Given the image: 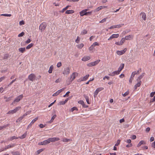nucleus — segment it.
Returning <instances> with one entry per match:
<instances>
[{
  "instance_id": "obj_1",
  "label": "nucleus",
  "mask_w": 155,
  "mask_h": 155,
  "mask_svg": "<svg viewBox=\"0 0 155 155\" xmlns=\"http://www.w3.org/2000/svg\"><path fill=\"white\" fill-rule=\"evenodd\" d=\"M60 140L58 137H51L49 138L47 140H45L43 141L40 142L38 143L39 145H46L51 142H53Z\"/></svg>"
},
{
  "instance_id": "obj_2",
  "label": "nucleus",
  "mask_w": 155,
  "mask_h": 155,
  "mask_svg": "<svg viewBox=\"0 0 155 155\" xmlns=\"http://www.w3.org/2000/svg\"><path fill=\"white\" fill-rule=\"evenodd\" d=\"M21 108V107H16L14 109L9 110L7 113L8 114H13L16 113Z\"/></svg>"
},
{
  "instance_id": "obj_3",
  "label": "nucleus",
  "mask_w": 155,
  "mask_h": 155,
  "mask_svg": "<svg viewBox=\"0 0 155 155\" xmlns=\"http://www.w3.org/2000/svg\"><path fill=\"white\" fill-rule=\"evenodd\" d=\"M88 9H86L80 12V14L81 16H83L84 15H91V12H87L88 11Z\"/></svg>"
},
{
  "instance_id": "obj_4",
  "label": "nucleus",
  "mask_w": 155,
  "mask_h": 155,
  "mask_svg": "<svg viewBox=\"0 0 155 155\" xmlns=\"http://www.w3.org/2000/svg\"><path fill=\"white\" fill-rule=\"evenodd\" d=\"M47 26V25L45 22H43L41 23L39 27V30L41 31H44Z\"/></svg>"
},
{
  "instance_id": "obj_5",
  "label": "nucleus",
  "mask_w": 155,
  "mask_h": 155,
  "mask_svg": "<svg viewBox=\"0 0 155 155\" xmlns=\"http://www.w3.org/2000/svg\"><path fill=\"white\" fill-rule=\"evenodd\" d=\"M35 74L33 73L31 74L28 75V79L32 81H33L35 80Z\"/></svg>"
},
{
  "instance_id": "obj_6",
  "label": "nucleus",
  "mask_w": 155,
  "mask_h": 155,
  "mask_svg": "<svg viewBox=\"0 0 155 155\" xmlns=\"http://www.w3.org/2000/svg\"><path fill=\"white\" fill-rule=\"evenodd\" d=\"M78 73L77 72H74L71 75V78L70 79V82H71L73 81L75 78L78 76Z\"/></svg>"
},
{
  "instance_id": "obj_7",
  "label": "nucleus",
  "mask_w": 155,
  "mask_h": 155,
  "mask_svg": "<svg viewBox=\"0 0 155 155\" xmlns=\"http://www.w3.org/2000/svg\"><path fill=\"white\" fill-rule=\"evenodd\" d=\"M70 73V69L69 67L65 68L63 72V74L64 75H68Z\"/></svg>"
},
{
  "instance_id": "obj_8",
  "label": "nucleus",
  "mask_w": 155,
  "mask_h": 155,
  "mask_svg": "<svg viewBox=\"0 0 155 155\" xmlns=\"http://www.w3.org/2000/svg\"><path fill=\"white\" fill-rule=\"evenodd\" d=\"M23 97L22 94L20 95L17 97L14 101V102H18L21 100Z\"/></svg>"
},
{
  "instance_id": "obj_9",
  "label": "nucleus",
  "mask_w": 155,
  "mask_h": 155,
  "mask_svg": "<svg viewBox=\"0 0 155 155\" xmlns=\"http://www.w3.org/2000/svg\"><path fill=\"white\" fill-rule=\"evenodd\" d=\"M89 76V74H87L86 76H84L83 77L79 79L78 80V81H86L88 78Z\"/></svg>"
},
{
  "instance_id": "obj_10",
  "label": "nucleus",
  "mask_w": 155,
  "mask_h": 155,
  "mask_svg": "<svg viewBox=\"0 0 155 155\" xmlns=\"http://www.w3.org/2000/svg\"><path fill=\"white\" fill-rule=\"evenodd\" d=\"M15 146L14 144H10L8 145L5 146V148L3 150H0V152H2V151H4V150H7V149L13 147H14Z\"/></svg>"
},
{
  "instance_id": "obj_11",
  "label": "nucleus",
  "mask_w": 155,
  "mask_h": 155,
  "mask_svg": "<svg viewBox=\"0 0 155 155\" xmlns=\"http://www.w3.org/2000/svg\"><path fill=\"white\" fill-rule=\"evenodd\" d=\"M64 89V88H62L56 91L55 93L53 94L52 95L53 96H55L58 95L60 93L63 91Z\"/></svg>"
},
{
  "instance_id": "obj_12",
  "label": "nucleus",
  "mask_w": 155,
  "mask_h": 155,
  "mask_svg": "<svg viewBox=\"0 0 155 155\" xmlns=\"http://www.w3.org/2000/svg\"><path fill=\"white\" fill-rule=\"evenodd\" d=\"M127 50V49L126 48H125L123 50L119 51H117V54L118 55H121L123 54H124L126 52Z\"/></svg>"
},
{
  "instance_id": "obj_13",
  "label": "nucleus",
  "mask_w": 155,
  "mask_h": 155,
  "mask_svg": "<svg viewBox=\"0 0 155 155\" xmlns=\"http://www.w3.org/2000/svg\"><path fill=\"white\" fill-rule=\"evenodd\" d=\"M96 61H95L87 64V66L88 67H92L96 65Z\"/></svg>"
},
{
  "instance_id": "obj_14",
  "label": "nucleus",
  "mask_w": 155,
  "mask_h": 155,
  "mask_svg": "<svg viewBox=\"0 0 155 155\" xmlns=\"http://www.w3.org/2000/svg\"><path fill=\"white\" fill-rule=\"evenodd\" d=\"M119 36V34H113L108 39V40H110L114 38H117Z\"/></svg>"
},
{
  "instance_id": "obj_15",
  "label": "nucleus",
  "mask_w": 155,
  "mask_h": 155,
  "mask_svg": "<svg viewBox=\"0 0 155 155\" xmlns=\"http://www.w3.org/2000/svg\"><path fill=\"white\" fill-rule=\"evenodd\" d=\"M90 59V56H84L82 59L81 60L84 61L89 60Z\"/></svg>"
},
{
  "instance_id": "obj_16",
  "label": "nucleus",
  "mask_w": 155,
  "mask_h": 155,
  "mask_svg": "<svg viewBox=\"0 0 155 155\" xmlns=\"http://www.w3.org/2000/svg\"><path fill=\"white\" fill-rule=\"evenodd\" d=\"M140 15L142 16V18L145 21L146 18V14L144 12H142L140 14Z\"/></svg>"
},
{
  "instance_id": "obj_17",
  "label": "nucleus",
  "mask_w": 155,
  "mask_h": 155,
  "mask_svg": "<svg viewBox=\"0 0 155 155\" xmlns=\"http://www.w3.org/2000/svg\"><path fill=\"white\" fill-rule=\"evenodd\" d=\"M96 45H97V42H95L89 48V49L90 50H92L93 49L94 47Z\"/></svg>"
},
{
  "instance_id": "obj_18",
  "label": "nucleus",
  "mask_w": 155,
  "mask_h": 155,
  "mask_svg": "<svg viewBox=\"0 0 155 155\" xmlns=\"http://www.w3.org/2000/svg\"><path fill=\"white\" fill-rule=\"evenodd\" d=\"M145 75V73H143L141 75H140L138 78L137 79V80L138 81H140V80Z\"/></svg>"
},
{
  "instance_id": "obj_19",
  "label": "nucleus",
  "mask_w": 155,
  "mask_h": 155,
  "mask_svg": "<svg viewBox=\"0 0 155 155\" xmlns=\"http://www.w3.org/2000/svg\"><path fill=\"white\" fill-rule=\"evenodd\" d=\"M146 143L145 142L143 141V140H141L140 141V142L138 144V145L137 146V147H139L141 146V145L142 144H145Z\"/></svg>"
},
{
  "instance_id": "obj_20",
  "label": "nucleus",
  "mask_w": 155,
  "mask_h": 155,
  "mask_svg": "<svg viewBox=\"0 0 155 155\" xmlns=\"http://www.w3.org/2000/svg\"><path fill=\"white\" fill-rule=\"evenodd\" d=\"M18 51L22 53H23L25 51V48H20L18 49Z\"/></svg>"
},
{
  "instance_id": "obj_21",
  "label": "nucleus",
  "mask_w": 155,
  "mask_h": 155,
  "mask_svg": "<svg viewBox=\"0 0 155 155\" xmlns=\"http://www.w3.org/2000/svg\"><path fill=\"white\" fill-rule=\"evenodd\" d=\"M124 64H121L118 70V71L120 72L124 68Z\"/></svg>"
},
{
  "instance_id": "obj_22",
  "label": "nucleus",
  "mask_w": 155,
  "mask_h": 155,
  "mask_svg": "<svg viewBox=\"0 0 155 155\" xmlns=\"http://www.w3.org/2000/svg\"><path fill=\"white\" fill-rule=\"evenodd\" d=\"M54 69V66L53 65H51L49 69L48 72L49 73L51 74L52 73V71Z\"/></svg>"
},
{
  "instance_id": "obj_23",
  "label": "nucleus",
  "mask_w": 155,
  "mask_h": 155,
  "mask_svg": "<svg viewBox=\"0 0 155 155\" xmlns=\"http://www.w3.org/2000/svg\"><path fill=\"white\" fill-rule=\"evenodd\" d=\"M74 12V11L73 10H67L65 13L66 14H72Z\"/></svg>"
},
{
  "instance_id": "obj_24",
  "label": "nucleus",
  "mask_w": 155,
  "mask_h": 155,
  "mask_svg": "<svg viewBox=\"0 0 155 155\" xmlns=\"http://www.w3.org/2000/svg\"><path fill=\"white\" fill-rule=\"evenodd\" d=\"M34 45L33 43H31L28 45L26 48L27 49H29L31 48Z\"/></svg>"
},
{
  "instance_id": "obj_25",
  "label": "nucleus",
  "mask_w": 155,
  "mask_h": 155,
  "mask_svg": "<svg viewBox=\"0 0 155 155\" xmlns=\"http://www.w3.org/2000/svg\"><path fill=\"white\" fill-rule=\"evenodd\" d=\"M84 46V44L83 43H81V44L77 45V47L78 49H81Z\"/></svg>"
},
{
  "instance_id": "obj_26",
  "label": "nucleus",
  "mask_w": 155,
  "mask_h": 155,
  "mask_svg": "<svg viewBox=\"0 0 155 155\" xmlns=\"http://www.w3.org/2000/svg\"><path fill=\"white\" fill-rule=\"evenodd\" d=\"M84 97L85 98V99L86 100V102H87V103L88 104H90V102L89 101V99L88 97H87V96L86 95H84Z\"/></svg>"
},
{
  "instance_id": "obj_27",
  "label": "nucleus",
  "mask_w": 155,
  "mask_h": 155,
  "mask_svg": "<svg viewBox=\"0 0 155 155\" xmlns=\"http://www.w3.org/2000/svg\"><path fill=\"white\" fill-rule=\"evenodd\" d=\"M27 134V132H26L24 134H23L21 136L19 137V138L21 139H23L26 137Z\"/></svg>"
},
{
  "instance_id": "obj_28",
  "label": "nucleus",
  "mask_w": 155,
  "mask_h": 155,
  "mask_svg": "<svg viewBox=\"0 0 155 155\" xmlns=\"http://www.w3.org/2000/svg\"><path fill=\"white\" fill-rule=\"evenodd\" d=\"M56 115L55 114L54 115L51 117V120L49 121V123H51L54 119L56 118Z\"/></svg>"
},
{
  "instance_id": "obj_29",
  "label": "nucleus",
  "mask_w": 155,
  "mask_h": 155,
  "mask_svg": "<svg viewBox=\"0 0 155 155\" xmlns=\"http://www.w3.org/2000/svg\"><path fill=\"white\" fill-rule=\"evenodd\" d=\"M72 140L69 139L67 138H64L63 139L62 141L63 142H67L68 141H72Z\"/></svg>"
},
{
  "instance_id": "obj_30",
  "label": "nucleus",
  "mask_w": 155,
  "mask_h": 155,
  "mask_svg": "<svg viewBox=\"0 0 155 155\" xmlns=\"http://www.w3.org/2000/svg\"><path fill=\"white\" fill-rule=\"evenodd\" d=\"M44 150L43 149H41L39 150H38L36 151V153L37 154H39L41 152H42Z\"/></svg>"
},
{
  "instance_id": "obj_31",
  "label": "nucleus",
  "mask_w": 155,
  "mask_h": 155,
  "mask_svg": "<svg viewBox=\"0 0 155 155\" xmlns=\"http://www.w3.org/2000/svg\"><path fill=\"white\" fill-rule=\"evenodd\" d=\"M38 119V117H36L34 119H33L32 121L30 123V124L32 125L35 123Z\"/></svg>"
},
{
  "instance_id": "obj_32",
  "label": "nucleus",
  "mask_w": 155,
  "mask_h": 155,
  "mask_svg": "<svg viewBox=\"0 0 155 155\" xmlns=\"http://www.w3.org/2000/svg\"><path fill=\"white\" fill-rule=\"evenodd\" d=\"M87 31L86 30H83L81 32V35H84L87 33Z\"/></svg>"
},
{
  "instance_id": "obj_33",
  "label": "nucleus",
  "mask_w": 155,
  "mask_h": 155,
  "mask_svg": "<svg viewBox=\"0 0 155 155\" xmlns=\"http://www.w3.org/2000/svg\"><path fill=\"white\" fill-rule=\"evenodd\" d=\"M18 137H17L15 136H13L10 137L9 139V140H12L14 139H18Z\"/></svg>"
},
{
  "instance_id": "obj_34",
  "label": "nucleus",
  "mask_w": 155,
  "mask_h": 155,
  "mask_svg": "<svg viewBox=\"0 0 155 155\" xmlns=\"http://www.w3.org/2000/svg\"><path fill=\"white\" fill-rule=\"evenodd\" d=\"M78 110V109L77 107H73L71 109L70 111L72 112L74 110Z\"/></svg>"
},
{
  "instance_id": "obj_35",
  "label": "nucleus",
  "mask_w": 155,
  "mask_h": 155,
  "mask_svg": "<svg viewBox=\"0 0 155 155\" xmlns=\"http://www.w3.org/2000/svg\"><path fill=\"white\" fill-rule=\"evenodd\" d=\"M1 16H5L10 17L11 16V15L10 14H2L1 15Z\"/></svg>"
},
{
  "instance_id": "obj_36",
  "label": "nucleus",
  "mask_w": 155,
  "mask_h": 155,
  "mask_svg": "<svg viewBox=\"0 0 155 155\" xmlns=\"http://www.w3.org/2000/svg\"><path fill=\"white\" fill-rule=\"evenodd\" d=\"M131 37L130 35L127 36L125 37V39L127 40H130L131 39Z\"/></svg>"
},
{
  "instance_id": "obj_37",
  "label": "nucleus",
  "mask_w": 155,
  "mask_h": 155,
  "mask_svg": "<svg viewBox=\"0 0 155 155\" xmlns=\"http://www.w3.org/2000/svg\"><path fill=\"white\" fill-rule=\"evenodd\" d=\"M124 25V24H120L118 25H115V28H119Z\"/></svg>"
},
{
  "instance_id": "obj_38",
  "label": "nucleus",
  "mask_w": 155,
  "mask_h": 155,
  "mask_svg": "<svg viewBox=\"0 0 155 155\" xmlns=\"http://www.w3.org/2000/svg\"><path fill=\"white\" fill-rule=\"evenodd\" d=\"M138 82L135 85L137 87H140L141 84V81Z\"/></svg>"
},
{
  "instance_id": "obj_39",
  "label": "nucleus",
  "mask_w": 155,
  "mask_h": 155,
  "mask_svg": "<svg viewBox=\"0 0 155 155\" xmlns=\"http://www.w3.org/2000/svg\"><path fill=\"white\" fill-rule=\"evenodd\" d=\"M105 7H105L104 6H101L97 8V11H98L101 9L103 8H104Z\"/></svg>"
},
{
  "instance_id": "obj_40",
  "label": "nucleus",
  "mask_w": 155,
  "mask_h": 155,
  "mask_svg": "<svg viewBox=\"0 0 155 155\" xmlns=\"http://www.w3.org/2000/svg\"><path fill=\"white\" fill-rule=\"evenodd\" d=\"M136 74L135 73V71L133 72L131 74V78H132V79L134 77V76H135V74Z\"/></svg>"
},
{
  "instance_id": "obj_41",
  "label": "nucleus",
  "mask_w": 155,
  "mask_h": 155,
  "mask_svg": "<svg viewBox=\"0 0 155 155\" xmlns=\"http://www.w3.org/2000/svg\"><path fill=\"white\" fill-rule=\"evenodd\" d=\"M25 34V33L23 32H22L21 33L18 35V37H22Z\"/></svg>"
},
{
  "instance_id": "obj_42",
  "label": "nucleus",
  "mask_w": 155,
  "mask_h": 155,
  "mask_svg": "<svg viewBox=\"0 0 155 155\" xmlns=\"http://www.w3.org/2000/svg\"><path fill=\"white\" fill-rule=\"evenodd\" d=\"M80 38H79V37L78 36L77 37V39L76 40H75V42L77 43H79V42L80 41Z\"/></svg>"
},
{
  "instance_id": "obj_43",
  "label": "nucleus",
  "mask_w": 155,
  "mask_h": 155,
  "mask_svg": "<svg viewBox=\"0 0 155 155\" xmlns=\"http://www.w3.org/2000/svg\"><path fill=\"white\" fill-rule=\"evenodd\" d=\"M61 66V62H58L57 64V66L58 68L60 67Z\"/></svg>"
},
{
  "instance_id": "obj_44",
  "label": "nucleus",
  "mask_w": 155,
  "mask_h": 155,
  "mask_svg": "<svg viewBox=\"0 0 155 155\" xmlns=\"http://www.w3.org/2000/svg\"><path fill=\"white\" fill-rule=\"evenodd\" d=\"M120 140H117V143L115 144V146H117L120 144Z\"/></svg>"
},
{
  "instance_id": "obj_45",
  "label": "nucleus",
  "mask_w": 155,
  "mask_h": 155,
  "mask_svg": "<svg viewBox=\"0 0 155 155\" xmlns=\"http://www.w3.org/2000/svg\"><path fill=\"white\" fill-rule=\"evenodd\" d=\"M31 42V40L30 39H28L25 42L26 44H28Z\"/></svg>"
},
{
  "instance_id": "obj_46",
  "label": "nucleus",
  "mask_w": 155,
  "mask_h": 155,
  "mask_svg": "<svg viewBox=\"0 0 155 155\" xmlns=\"http://www.w3.org/2000/svg\"><path fill=\"white\" fill-rule=\"evenodd\" d=\"M61 81V78H58L55 81V82L56 83H59Z\"/></svg>"
},
{
  "instance_id": "obj_47",
  "label": "nucleus",
  "mask_w": 155,
  "mask_h": 155,
  "mask_svg": "<svg viewBox=\"0 0 155 155\" xmlns=\"http://www.w3.org/2000/svg\"><path fill=\"white\" fill-rule=\"evenodd\" d=\"M129 94L128 91H127L124 94H122V95L124 97H125L127 96Z\"/></svg>"
},
{
  "instance_id": "obj_48",
  "label": "nucleus",
  "mask_w": 155,
  "mask_h": 155,
  "mask_svg": "<svg viewBox=\"0 0 155 155\" xmlns=\"http://www.w3.org/2000/svg\"><path fill=\"white\" fill-rule=\"evenodd\" d=\"M125 38H123L121 39V40L120 41L121 43H122V44L124 43L125 42Z\"/></svg>"
},
{
  "instance_id": "obj_49",
  "label": "nucleus",
  "mask_w": 155,
  "mask_h": 155,
  "mask_svg": "<svg viewBox=\"0 0 155 155\" xmlns=\"http://www.w3.org/2000/svg\"><path fill=\"white\" fill-rule=\"evenodd\" d=\"M19 25H22L25 24V22L24 21L22 20L19 22Z\"/></svg>"
},
{
  "instance_id": "obj_50",
  "label": "nucleus",
  "mask_w": 155,
  "mask_h": 155,
  "mask_svg": "<svg viewBox=\"0 0 155 155\" xmlns=\"http://www.w3.org/2000/svg\"><path fill=\"white\" fill-rule=\"evenodd\" d=\"M22 120V119L20 117H19L16 120V122L17 123L20 122Z\"/></svg>"
},
{
  "instance_id": "obj_51",
  "label": "nucleus",
  "mask_w": 155,
  "mask_h": 155,
  "mask_svg": "<svg viewBox=\"0 0 155 155\" xmlns=\"http://www.w3.org/2000/svg\"><path fill=\"white\" fill-rule=\"evenodd\" d=\"M104 88L103 87H99V88H97V93L99 92L102 90Z\"/></svg>"
},
{
  "instance_id": "obj_52",
  "label": "nucleus",
  "mask_w": 155,
  "mask_h": 155,
  "mask_svg": "<svg viewBox=\"0 0 155 155\" xmlns=\"http://www.w3.org/2000/svg\"><path fill=\"white\" fill-rule=\"evenodd\" d=\"M78 103L79 104H80L82 105V104H83V103H84V102L83 100H80L78 101Z\"/></svg>"
},
{
  "instance_id": "obj_53",
  "label": "nucleus",
  "mask_w": 155,
  "mask_h": 155,
  "mask_svg": "<svg viewBox=\"0 0 155 155\" xmlns=\"http://www.w3.org/2000/svg\"><path fill=\"white\" fill-rule=\"evenodd\" d=\"M5 78V77L3 76L0 78V82L2 81L3 80H4Z\"/></svg>"
},
{
  "instance_id": "obj_54",
  "label": "nucleus",
  "mask_w": 155,
  "mask_h": 155,
  "mask_svg": "<svg viewBox=\"0 0 155 155\" xmlns=\"http://www.w3.org/2000/svg\"><path fill=\"white\" fill-rule=\"evenodd\" d=\"M115 44L117 45H122V43H121V42L120 41V42H116L115 43Z\"/></svg>"
},
{
  "instance_id": "obj_55",
  "label": "nucleus",
  "mask_w": 155,
  "mask_h": 155,
  "mask_svg": "<svg viewBox=\"0 0 155 155\" xmlns=\"http://www.w3.org/2000/svg\"><path fill=\"white\" fill-rule=\"evenodd\" d=\"M16 79L15 78V79L12 80V81L10 83V84H9L8 86L11 85L13 83H14L15 81H16Z\"/></svg>"
},
{
  "instance_id": "obj_56",
  "label": "nucleus",
  "mask_w": 155,
  "mask_h": 155,
  "mask_svg": "<svg viewBox=\"0 0 155 155\" xmlns=\"http://www.w3.org/2000/svg\"><path fill=\"white\" fill-rule=\"evenodd\" d=\"M114 74H116V75H117V74H119L120 73V71H118V70L117 71H114Z\"/></svg>"
},
{
  "instance_id": "obj_57",
  "label": "nucleus",
  "mask_w": 155,
  "mask_h": 155,
  "mask_svg": "<svg viewBox=\"0 0 155 155\" xmlns=\"http://www.w3.org/2000/svg\"><path fill=\"white\" fill-rule=\"evenodd\" d=\"M82 106L84 108H87L88 107V106L85 104L84 102L82 104Z\"/></svg>"
},
{
  "instance_id": "obj_58",
  "label": "nucleus",
  "mask_w": 155,
  "mask_h": 155,
  "mask_svg": "<svg viewBox=\"0 0 155 155\" xmlns=\"http://www.w3.org/2000/svg\"><path fill=\"white\" fill-rule=\"evenodd\" d=\"M31 111H27V112H26V113L25 114V116H27V115H28L29 114H30L31 113Z\"/></svg>"
},
{
  "instance_id": "obj_59",
  "label": "nucleus",
  "mask_w": 155,
  "mask_h": 155,
  "mask_svg": "<svg viewBox=\"0 0 155 155\" xmlns=\"http://www.w3.org/2000/svg\"><path fill=\"white\" fill-rule=\"evenodd\" d=\"M70 93V91L67 92L66 94L63 96V97H65L66 96H68V94Z\"/></svg>"
},
{
  "instance_id": "obj_60",
  "label": "nucleus",
  "mask_w": 155,
  "mask_h": 155,
  "mask_svg": "<svg viewBox=\"0 0 155 155\" xmlns=\"http://www.w3.org/2000/svg\"><path fill=\"white\" fill-rule=\"evenodd\" d=\"M151 146L152 147L155 148V141L152 143Z\"/></svg>"
},
{
  "instance_id": "obj_61",
  "label": "nucleus",
  "mask_w": 155,
  "mask_h": 155,
  "mask_svg": "<svg viewBox=\"0 0 155 155\" xmlns=\"http://www.w3.org/2000/svg\"><path fill=\"white\" fill-rule=\"evenodd\" d=\"M106 21V18L103 19L102 20L99 21L100 23H103L105 22Z\"/></svg>"
},
{
  "instance_id": "obj_62",
  "label": "nucleus",
  "mask_w": 155,
  "mask_h": 155,
  "mask_svg": "<svg viewBox=\"0 0 155 155\" xmlns=\"http://www.w3.org/2000/svg\"><path fill=\"white\" fill-rule=\"evenodd\" d=\"M45 126V125H44L42 124H40L39 125V127L41 128H43Z\"/></svg>"
},
{
  "instance_id": "obj_63",
  "label": "nucleus",
  "mask_w": 155,
  "mask_h": 155,
  "mask_svg": "<svg viewBox=\"0 0 155 155\" xmlns=\"http://www.w3.org/2000/svg\"><path fill=\"white\" fill-rule=\"evenodd\" d=\"M155 94V91L154 92H152V93H151V94H150V96L151 97H153V96Z\"/></svg>"
},
{
  "instance_id": "obj_64",
  "label": "nucleus",
  "mask_w": 155,
  "mask_h": 155,
  "mask_svg": "<svg viewBox=\"0 0 155 155\" xmlns=\"http://www.w3.org/2000/svg\"><path fill=\"white\" fill-rule=\"evenodd\" d=\"M18 152H12V154L13 155H17L18 154Z\"/></svg>"
}]
</instances>
